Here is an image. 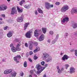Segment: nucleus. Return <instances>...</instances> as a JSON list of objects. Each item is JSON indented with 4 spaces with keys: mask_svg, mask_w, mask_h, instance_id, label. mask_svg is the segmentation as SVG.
I'll list each match as a JSON object with an SVG mask.
<instances>
[{
    "mask_svg": "<svg viewBox=\"0 0 77 77\" xmlns=\"http://www.w3.org/2000/svg\"><path fill=\"white\" fill-rule=\"evenodd\" d=\"M20 46H21V43L19 42L16 45V48L14 47H13L11 48V50L12 51L13 53H14V52H16L17 51H20L21 50V49L20 48Z\"/></svg>",
    "mask_w": 77,
    "mask_h": 77,
    "instance_id": "nucleus-1",
    "label": "nucleus"
},
{
    "mask_svg": "<svg viewBox=\"0 0 77 77\" xmlns=\"http://www.w3.org/2000/svg\"><path fill=\"white\" fill-rule=\"evenodd\" d=\"M36 68L37 69L38 71L37 72V73L38 74H39L42 72V71H43L45 68L42 67L41 65H40L39 64H38L36 66Z\"/></svg>",
    "mask_w": 77,
    "mask_h": 77,
    "instance_id": "nucleus-2",
    "label": "nucleus"
},
{
    "mask_svg": "<svg viewBox=\"0 0 77 77\" xmlns=\"http://www.w3.org/2000/svg\"><path fill=\"white\" fill-rule=\"evenodd\" d=\"M69 9V7L67 5H64L61 8V12H65Z\"/></svg>",
    "mask_w": 77,
    "mask_h": 77,
    "instance_id": "nucleus-3",
    "label": "nucleus"
},
{
    "mask_svg": "<svg viewBox=\"0 0 77 77\" xmlns=\"http://www.w3.org/2000/svg\"><path fill=\"white\" fill-rule=\"evenodd\" d=\"M20 58H21V56L20 55H17V57H14V60L16 62V63H18L20 62L19 59H20Z\"/></svg>",
    "mask_w": 77,
    "mask_h": 77,
    "instance_id": "nucleus-4",
    "label": "nucleus"
},
{
    "mask_svg": "<svg viewBox=\"0 0 77 77\" xmlns=\"http://www.w3.org/2000/svg\"><path fill=\"white\" fill-rule=\"evenodd\" d=\"M23 19L24 15H22L20 17H18L17 18V22H19V23H21L23 21Z\"/></svg>",
    "mask_w": 77,
    "mask_h": 77,
    "instance_id": "nucleus-5",
    "label": "nucleus"
},
{
    "mask_svg": "<svg viewBox=\"0 0 77 77\" xmlns=\"http://www.w3.org/2000/svg\"><path fill=\"white\" fill-rule=\"evenodd\" d=\"M66 21L67 23L68 21H69V18L67 17H65L63 20H61V22L65 23V22Z\"/></svg>",
    "mask_w": 77,
    "mask_h": 77,
    "instance_id": "nucleus-6",
    "label": "nucleus"
},
{
    "mask_svg": "<svg viewBox=\"0 0 77 77\" xmlns=\"http://www.w3.org/2000/svg\"><path fill=\"white\" fill-rule=\"evenodd\" d=\"M49 57V55L47 53H45L43 54L42 57H43L44 59H46Z\"/></svg>",
    "mask_w": 77,
    "mask_h": 77,
    "instance_id": "nucleus-7",
    "label": "nucleus"
},
{
    "mask_svg": "<svg viewBox=\"0 0 77 77\" xmlns=\"http://www.w3.org/2000/svg\"><path fill=\"white\" fill-rule=\"evenodd\" d=\"M14 32L13 31H10L8 32L7 34V36L8 38H11L12 36V34L14 33Z\"/></svg>",
    "mask_w": 77,
    "mask_h": 77,
    "instance_id": "nucleus-8",
    "label": "nucleus"
},
{
    "mask_svg": "<svg viewBox=\"0 0 77 77\" xmlns=\"http://www.w3.org/2000/svg\"><path fill=\"white\" fill-rule=\"evenodd\" d=\"M12 10L11 11V14L14 15V14H17V10H16V8H12Z\"/></svg>",
    "mask_w": 77,
    "mask_h": 77,
    "instance_id": "nucleus-9",
    "label": "nucleus"
},
{
    "mask_svg": "<svg viewBox=\"0 0 77 77\" xmlns=\"http://www.w3.org/2000/svg\"><path fill=\"white\" fill-rule=\"evenodd\" d=\"M44 35L42 34L38 38L39 41H42L44 39Z\"/></svg>",
    "mask_w": 77,
    "mask_h": 77,
    "instance_id": "nucleus-10",
    "label": "nucleus"
},
{
    "mask_svg": "<svg viewBox=\"0 0 77 77\" xmlns=\"http://www.w3.org/2000/svg\"><path fill=\"white\" fill-rule=\"evenodd\" d=\"M75 12H77V8H74L71 10V13L72 14H74Z\"/></svg>",
    "mask_w": 77,
    "mask_h": 77,
    "instance_id": "nucleus-11",
    "label": "nucleus"
},
{
    "mask_svg": "<svg viewBox=\"0 0 77 77\" xmlns=\"http://www.w3.org/2000/svg\"><path fill=\"white\" fill-rule=\"evenodd\" d=\"M26 38H30V37L31 36V32L30 31L27 32L26 34Z\"/></svg>",
    "mask_w": 77,
    "mask_h": 77,
    "instance_id": "nucleus-12",
    "label": "nucleus"
},
{
    "mask_svg": "<svg viewBox=\"0 0 77 77\" xmlns=\"http://www.w3.org/2000/svg\"><path fill=\"white\" fill-rule=\"evenodd\" d=\"M17 74V72H16L14 71L10 75V77H16Z\"/></svg>",
    "mask_w": 77,
    "mask_h": 77,
    "instance_id": "nucleus-13",
    "label": "nucleus"
},
{
    "mask_svg": "<svg viewBox=\"0 0 77 77\" xmlns=\"http://www.w3.org/2000/svg\"><path fill=\"white\" fill-rule=\"evenodd\" d=\"M50 4L48 2H46L45 3V6L47 9H50Z\"/></svg>",
    "mask_w": 77,
    "mask_h": 77,
    "instance_id": "nucleus-14",
    "label": "nucleus"
},
{
    "mask_svg": "<svg viewBox=\"0 0 77 77\" xmlns=\"http://www.w3.org/2000/svg\"><path fill=\"white\" fill-rule=\"evenodd\" d=\"M34 36L35 37H37V36H38L39 35V32H38V30H35L34 32Z\"/></svg>",
    "mask_w": 77,
    "mask_h": 77,
    "instance_id": "nucleus-15",
    "label": "nucleus"
},
{
    "mask_svg": "<svg viewBox=\"0 0 77 77\" xmlns=\"http://www.w3.org/2000/svg\"><path fill=\"white\" fill-rule=\"evenodd\" d=\"M52 60V58L51 57H49L46 59V61L47 62H50Z\"/></svg>",
    "mask_w": 77,
    "mask_h": 77,
    "instance_id": "nucleus-16",
    "label": "nucleus"
},
{
    "mask_svg": "<svg viewBox=\"0 0 77 77\" xmlns=\"http://www.w3.org/2000/svg\"><path fill=\"white\" fill-rule=\"evenodd\" d=\"M68 57L66 55H64L62 58V60L64 61L65 60H68Z\"/></svg>",
    "mask_w": 77,
    "mask_h": 77,
    "instance_id": "nucleus-17",
    "label": "nucleus"
},
{
    "mask_svg": "<svg viewBox=\"0 0 77 77\" xmlns=\"http://www.w3.org/2000/svg\"><path fill=\"white\" fill-rule=\"evenodd\" d=\"M70 73H73L75 72V69L73 67H71L70 69Z\"/></svg>",
    "mask_w": 77,
    "mask_h": 77,
    "instance_id": "nucleus-18",
    "label": "nucleus"
},
{
    "mask_svg": "<svg viewBox=\"0 0 77 77\" xmlns=\"http://www.w3.org/2000/svg\"><path fill=\"white\" fill-rule=\"evenodd\" d=\"M39 50H40V48H39V47L37 46V47H36L35 49L33 51V52L34 53H36V52L39 51Z\"/></svg>",
    "mask_w": 77,
    "mask_h": 77,
    "instance_id": "nucleus-19",
    "label": "nucleus"
},
{
    "mask_svg": "<svg viewBox=\"0 0 77 77\" xmlns=\"http://www.w3.org/2000/svg\"><path fill=\"white\" fill-rule=\"evenodd\" d=\"M29 24V23H27L24 24V30H25L26 29H27V27H28V26Z\"/></svg>",
    "mask_w": 77,
    "mask_h": 77,
    "instance_id": "nucleus-20",
    "label": "nucleus"
},
{
    "mask_svg": "<svg viewBox=\"0 0 77 77\" xmlns=\"http://www.w3.org/2000/svg\"><path fill=\"white\" fill-rule=\"evenodd\" d=\"M57 72L59 74H60L62 72V71L59 68V66H57Z\"/></svg>",
    "mask_w": 77,
    "mask_h": 77,
    "instance_id": "nucleus-21",
    "label": "nucleus"
},
{
    "mask_svg": "<svg viewBox=\"0 0 77 77\" xmlns=\"http://www.w3.org/2000/svg\"><path fill=\"white\" fill-rule=\"evenodd\" d=\"M42 29L43 33L45 34L46 32H47V28H42Z\"/></svg>",
    "mask_w": 77,
    "mask_h": 77,
    "instance_id": "nucleus-22",
    "label": "nucleus"
},
{
    "mask_svg": "<svg viewBox=\"0 0 77 77\" xmlns=\"http://www.w3.org/2000/svg\"><path fill=\"white\" fill-rule=\"evenodd\" d=\"M17 8L18 12H19V13H21L22 12H23V10L22 9H20V8H19V7L17 6Z\"/></svg>",
    "mask_w": 77,
    "mask_h": 77,
    "instance_id": "nucleus-23",
    "label": "nucleus"
},
{
    "mask_svg": "<svg viewBox=\"0 0 77 77\" xmlns=\"http://www.w3.org/2000/svg\"><path fill=\"white\" fill-rule=\"evenodd\" d=\"M2 11H5L7 9V6L4 5L2 6Z\"/></svg>",
    "mask_w": 77,
    "mask_h": 77,
    "instance_id": "nucleus-24",
    "label": "nucleus"
},
{
    "mask_svg": "<svg viewBox=\"0 0 77 77\" xmlns=\"http://www.w3.org/2000/svg\"><path fill=\"white\" fill-rule=\"evenodd\" d=\"M37 10L38 11V13L40 14H43V11H42V10L39 8H38Z\"/></svg>",
    "mask_w": 77,
    "mask_h": 77,
    "instance_id": "nucleus-25",
    "label": "nucleus"
},
{
    "mask_svg": "<svg viewBox=\"0 0 77 77\" xmlns=\"http://www.w3.org/2000/svg\"><path fill=\"white\" fill-rule=\"evenodd\" d=\"M72 27L73 28V29H75L77 27V23H75L72 24Z\"/></svg>",
    "mask_w": 77,
    "mask_h": 77,
    "instance_id": "nucleus-26",
    "label": "nucleus"
},
{
    "mask_svg": "<svg viewBox=\"0 0 77 77\" xmlns=\"http://www.w3.org/2000/svg\"><path fill=\"white\" fill-rule=\"evenodd\" d=\"M23 66L25 68H26V67H27V62L25 61L24 62V63H23Z\"/></svg>",
    "mask_w": 77,
    "mask_h": 77,
    "instance_id": "nucleus-27",
    "label": "nucleus"
},
{
    "mask_svg": "<svg viewBox=\"0 0 77 77\" xmlns=\"http://www.w3.org/2000/svg\"><path fill=\"white\" fill-rule=\"evenodd\" d=\"M57 41V40H56V39H55V40H53V41L52 42V44H54L56 43Z\"/></svg>",
    "mask_w": 77,
    "mask_h": 77,
    "instance_id": "nucleus-28",
    "label": "nucleus"
},
{
    "mask_svg": "<svg viewBox=\"0 0 77 77\" xmlns=\"http://www.w3.org/2000/svg\"><path fill=\"white\" fill-rule=\"evenodd\" d=\"M20 76H23V75H24V73L22 72H21L20 73Z\"/></svg>",
    "mask_w": 77,
    "mask_h": 77,
    "instance_id": "nucleus-29",
    "label": "nucleus"
},
{
    "mask_svg": "<svg viewBox=\"0 0 77 77\" xmlns=\"http://www.w3.org/2000/svg\"><path fill=\"white\" fill-rule=\"evenodd\" d=\"M53 33H54L53 31H50L49 32V34H50V35H53Z\"/></svg>",
    "mask_w": 77,
    "mask_h": 77,
    "instance_id": "nucleus-30",
    "label": "nucleus"
},
{
    "mask_svg": "<svg viewBox=\"0 0 77 77\" xmlns=\"http://www.w3.org/2000/svg\"><path fill=\"white\" fill-rule=\"evenodd\" d=\"M64 37L65 38H66V37L68 36V33H65L64 35Z\"/></svg>",
    "mask_w": 77,
    "mask_h": 77,
    "instance_id": "nucleus-31",
    "label": "nucleus"
},
{
    "mask_svg": "<svg viewBox=\"0 0 77 77\" xmlns=\"http://www.w3.org/2000/svg\"><path fill=\"white\" fill-rule=\"evenodd\" d=\"M7 71H8V73H10V72H12V69H7Z\"/></svg>",
    "mask_w": 77,
    "mask_h": 77,
    "instance_id": "nucleus-32",
    "label": "nucleus"
},
{
    "mask_svg": "<svg viewBox=\"0 0 77 77\" xmlns=\"http://www.w3.org/2000/svg\"><path fill=\"white\" fill-rule=\"evenodd\" d=\"M29 48L30 49V50H32V48H33L32 47V46L31 44H30Z\"/></svg>",
    "mask_w": 77,
    "mask_h": 77,
    "instance_id": "nucleus-33",
    "label": "nucleus"
},
{
    "mask_svg": "<svg viewBox=\"0 0 77 77\" xmlns=\"http://www.w3.org/2000/svg\"><path fill=\"white\" fill-rule=\"evenodd\" d=\"M4 74H8L7 70H6L4 72Z\"/></svg>",
    "mask_w": 77,
    "mask_h": 77,
    "instance_id": "nucleus-34",
    "label": "nucleus"
},
{
    "mask_svg": "<svg viewBox=\"0 0 77 77\" xmlns=\"http://www.w3.org/2000/svg\"><path fill=\"white\" fill-rule=\"evenodd\" d=\"M75 55L77 57V50H75Z\"/></svg>",
    "mask_w": 77,
    "mask_h": 77,
    "instance_id": "nucleus-35",
    "label": "nucleus"
},
{
    "mask_svg": "<svg viewBox=\"0 0 77 77\" xmlns=\"http://www.w3.org/2000/svg\"><path fill=\"white\" fill-rule=\"evenodd\" d=\"M30 72L31 74V75H33V70H31Z\"/></svg>",
    "mask_w": 77,
    "mask_h": 77,
    "instance_id": "nucleus-36",
    "label": "nucleus"
},
{
    "mask_svg": "<svg viewBox=\"0 0 77 77\" xmlns=\"http://www.w3.org/2000/svg\"><path fill=\"white\" fill-rule=\"evenodd\" d=\"M66 66V69H68V67H69V65L68 64H66L65 65Z\"/></svg>",
    "mask_w": 77,
    "mask_h": 77,
    "instance_id": "nucleus-37",
    "label": "nucleus"
},
{
    "mask_svg": "<svg viewBox=\"0 0 77 77\" xmlns=\"http://www.w3.org/2000/svg\"><path fill=\"white\" fill-rule=\"evenodd\" d=\"M58 38H59V35L57 34L56 35V38H55V40L57 41V40L58 39Z\"/></svg>",
    "mask_w": 77,
    "mask_h": 77,
    "instance_id": "nucleus-38",
    "label": "nucleus"
},
{
    "mask_svg": "<svg viewBox=\"0 0 77 77\" xmlns=\"http://www.w3.org/2000/svg\"><path fill=\"white\" fill-rule=\"evenodd\" d=\"M41 64L42 65L44 66V64H45V62L44 61H42L41 62Z\"/></svg>",
    "mask_w": 77,
    "mask_h": 77,
    "instance_id": "nucleus-39",
    "label": "nucleus"
},
{
    "mask_svg": "<svg viewBox=\"0 0 77 77\" xmlns=\"http://www.w3.org/2000/svg\"><path fill=\"white\" fill-rule=\"evenodd\" d=\"M55 5H57V6H59V5H60V2H57L55 3Z\"/></svg>",
    "mask_w": 77,
    "mask_h": 77,
    "instance_id": "nucleus-40",
    "label": "nucleus"
},
{
    "mask_svg": "<svg viewBox=\"0 0 77 77\" xmlns=\"http://www.w3.org/2000/svg\"><path fill=\"white\" fill-rule=\"evenodd\" d=\"M28 60L29 61V62H33L32 60V59H31V58H28Z\"/></svg>",
    "mask_w": 77,
    "mask_h": 77,
    "instance_id": "nucleus-41",
    "label": "nucleus"
},
{
    "mask_svg": "<svg viewBox=\"0 0 77 77\" xmlns=\"http://www.w3.org/2000/svg\"><path fill=\"white\" fill-rule=\"evenodd\" d=\"M38 59V57L36 56H35L34 57V60H36Z\"/></svg>",
    "mask_w": 77,
    "mask_h": 77,
    "instance_id": "nucleus-42",
    "label": "nucleus"
},
{
    "mask_svg": "<svg viewBox=\"0 0 77 77\" xmlns=\"http://www.w3.org/2000/svg\"><path fill=\"white\" fill-rule=\"evenodd\" d=\"M29 54L30 55H32V54H33V52H32V51H30Z\"/></svg>",
    "mask_w": 77,
    "mask_h": 77,
    "instance_id": "nucleus-43",
    "label": "nucleus"
},
{
    "mask_svg": "<svg viewBox=\"0 0 77 77\" xmlns=\"http://www.w3.org/2000/svg\"><path fill=\"white\" fill-rule=\"evenodd\" d=\"M34 13L35 15H36L38 14V12H37V11L36 10L35 11Z\"/></svg>",
    "mask_w": 77,
    "mask_h": 77,
    "instance_id": "nucleus-44",
    "label": "nucleus"
},
{
    "mask_svg": "<svg viewBox=\"0 0 77 77\" xmlns=\"http://www.w3.org/2000/svg\"><path fill=\"white\" fill-rule=\"evenodd\" d=\"M50 9L51 8H53V5H51L50 4Z\"/></svg>",
    "mask_w": 77,
    "mask_h": 77,
    "instance_id": "nucleus-45",
    "label": "nucleus"
},
{
    "mask_svg": "<svg viewBox=\"0 0 77 77\" xmlns=\"http://www.w3.org/2000/svg\"><path fill=\"white\" fill-rule=\"evenodd\" d=\"M24 7L26 9H28L29 8V6H27L26 5H25Z\"/></svg>",
    "mask_w": 77,
    "mask_h": 77,
    "instance_id": "nucleus-46",
    "label": "nucleus"
},
{
    "mask_svg": "<svg viewBox=\"0 0 77 77\" xmlns=\"http://www.w3.org/2000/svg\"><path fill=\"white\" fill-rule=\"evenodd\" d=\"M10 47H14V46H13V44H11L10 45Z\"/></svg>",
    "mask_w": 77,
    "mask_h": 77,
    "instance_id": "nucleus-47",
    "label": "nucleus"
},
{
    "mask_svg": "<svg viewBox=\"0 0 77 77\" xmlns=\"http://www.w3.org/2000/svg\"><path fill=\"white\" fill-rule=\"evenodd\" d=\"M3 11V9L2 8V6H0V11Z\"/></svg>",
    "mask_w": 77,
    "mask_h": 77,
    "instance_id": "nucleus-48",
    "label": "nucleus"
},
{
    "mask_svg": "<svg viewBox=\"0 0 77 77\" xmlns=\"http://www.w3.org/2000/svg\"><path fill=\"white\" fill-rule=\"evenodd\" d=\"M34 44L35 46H37L38 45V42H35Z\"/></svg>",
    "mask_w": 77,
    "mask_h": 77,
    "instance_id": "nucleus-49",
    "label": "nucleus"
},
{
    "mask_svg": "<svg viewBox=\"0 0 77 77\" xmlns=\"http://www.w3.org/2000/svg\"><path fill=\"white\" fill-rule=\"evenodd\" d=\"M19 4H20V5L21 6H22V5H23V3L22 2H21V1L19 3Z\"/></svg>",
    "mask_w": 77,
    "mask_h": 77,
    "instance_id": "nucleus-50",
    "label": "nucleus"
},
{
    "mask_svg": "<svg viewBox=\"0 0 77 77\" xmlns=\"http://www.w3.org/2000/svg\"><path fill=\"white\" fill-rule=\"evenodd\" d=\"M25 47H28V45H27V43H26L25 44Z\"/></svg>",
    "mask_w": 77,
    "mask_h": 77,
    "instance_id": "nucleus-51",
    "label": "nucleus"
},
{
    "mask_svg": "<svg viewBox=\"0 0 77 77\" xmlns=\"http://www.w3.org/2000/svg\"><path fill=\"white\" fill-rule=\"evenodd\" d=\"M7 28H8L7 26H6L4 28V30H6L7 29Z\"/></svg>",
    "mask_w": 77,
    "mask_h": 77,
    "instance_id": "nucleus-52",
    "label": "nucleus"
},
{
    "mask_svg": "<svg viewBox=\"0 0 77 77\" xmlns=\"http://www.w3.org/2000/svg\"><path fill=\"white\" fill-rule=\"evenodd\" d=\"M21 2H22L23 3H24V2H25V0H22Z\"/></svg>",
    "mask_w": 77,
    "mask_h": 77,
    "instance_id": "nucleus-53",
    "label": "nucleus"
},
{
    "mask_svg": "<svg viewBox=\"0 0 77 77\" xmlns=\"http://www.w3.org/2000/svg\"><path fill=\"white\" fill-rule=\"evenodd\" d=\"M15 41L16 42H19V40L18 39H15Z\"/></svg>",
    "mask_w": 77,
    "mask_h": 77,
    "instance_id": "nucleus-54",
    "label": "nucleus"
},
{
    "mask_svg": "<svg viewBox=\"0 0 77 77\" xmlns=\"http://www.w3.org/2000/svg\"><path fill=\"white\" fill-rule=\"evenodd\" d=\"M47 66H48V65L47 64H46L45 65V67H44L43 68H46V67H47Z\"/></svg>",
    "mask_w": 77,
    "mask_h": 77,
    "instance_id": "nucleus-55",
    "label": "nucleus"
},
{
    "mask_svg": "<svg viewBox=\"0 0 77 77\" xmlns=\"http://www.w3.org/2000/svg\"><path fill=\"white\" fill-rule=\"evenodd\" d=\"M43 77H47V76H46V73H45L43 76Z\"/></svg>",
    "mask_w": 77,
    "mask_h": 77,
    "instance_id": "nucleus-56",
    "label": "nucleus"
},
{
    "mask_svg": "<svg viewBox=\"0 0 77 77\" xmlns=\"http://www.w3.org/2000/svg\"><path fill=\"white\" fill-rule=\"evenodd\" d=\"M64 70V68H61V71H63Z\"/></svg>",
    "mask_w": 77,
    "mask_h": 77,
    "instance_id": "nucleus-57",
    "label": "nucleus"
},
{
    "mask_svg": "<svg viewBox=\"0 0 77 77\" xmlns=\"http://www.w3.org/2000/svg\"><path fill=\"white\" fill-rule=\"evenodd\" d=\"M2 16L3 17H5V14H2Z\"/></svg>",
    "mask_w": 77,
    "mask_h": 77,
    "instance_id": "nucleus-58",
    "label": "nucleus"
},
{
    "mask_svg": "<svg viewBox=\"0 0 77 77\" xmlns=\"http://www.w3.org/2000/svg\"><path fill=\"white\" fill-rule=\"evenodd\" d=\"M48 42H49L50 43V40H48Z\"/></svg>",
    "mask_w": 77,
    "mask_h": 77,
    "instance_id": "nucleus-59",
    "label": "nucleus"
},
{
    "mask_svg": "<svg viewBox=\"0 0 77 77\" xmlns=\"http://www.w3.org/2000/svg\"><path fill=\"white\" fill-rule=\"evenodd\" d=\"M2 62H5V59H3L2 60Z\"/></svg>",
    "mask_w": 77,
    "mask_h": 77,
    "instance_id": "nucleus-60",
    "label": "nucleus"
},
{
    "mask_svg": "<svg viewBox=\"0 0 77 77\" xmlns=\"http://www.w3.org/2000/svg\"><path fill=\"white\" fill-rule=\"evenodd\" d=\"M2 24V22L1 21H0V24Z\"/></svg>",
    "mask_w": 77,
    "mask_h": 77,
    "instance_id": "nucleus-61",
    "label": "nucleus"
},
{
    "mask_svg": "<svg viewBox=\"0 0 77 77\" xmlns=\"http://www.w3.org/2000/svg\"><path fill=\"white\" fill-rule=\"evenodd\" d=\"M63 54V53H61L60 55H62Z\"/></svg>",
    "mask_w": 77,
    "mask_h": 77,
    "instance_id": "nucleus-62",
    "label": "nucleus"
},
{
    "mask_svg": "<svg viewBox=\"0 0 77 77\" xmlns=\"http://www.w3.org/2000/svg\"><path fill=\"white\" fill-rule=\"evenodd\" d=\"M0 20H2V18H1L0 19Z\"/></svg>",
    "mask_w": 77,
    "mask_h": 77,
    "instance_id": "nucleus-63",
    "label": "nucleus"
},
{
    "mask_svg": "<svg viewBox=\"0 0 77 77\" xmlns=\"http://www.w3.org/2000/svg\"><path fill=\"white\" fill-rule=\"evenodd\" d=\"M8 2H9V1H11V0H7Z\"/></svg>",
    "mask_w": 77,
    "mask_h": 77,
    "instance_id": "nucleus-64",
    "label": "nucleus"
}]
</instances>
